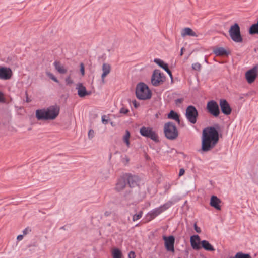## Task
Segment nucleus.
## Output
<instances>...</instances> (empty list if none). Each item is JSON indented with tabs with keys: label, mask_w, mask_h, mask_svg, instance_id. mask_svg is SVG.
Masks as SVG:
<instances>
[{
	"label": "nucleus",
	"mask_w": 258,
	"mask_h": 258,
	"mask_svg": "<svg viewBox=\"0 0 258 258\" xmlns=\"http://www.w3.org/2000/svg\"><path fill=\"white\" fill-rule=\"evenodd\" d=\"M80 71L82 76L84 75L85 74V69L83 63H80Z\"/></svg>",
	"instance_id": "obj_37"
},
{
	"label": "nucleus",
	"mask_w": 258,
	"mask_h": 258,
	"mask_svg": "<svg viewBox=\"0 0 258 258\" xmlns=\"http://www.w3.org/2000/svg\"><path fill=\"white\" fill-rule=\"evenodd\" d=\"M229 33L231 39L234 42H241L242 41V38L240 34V27L237 23H235L230 27Z\"/></svg>",
	"instance_id": "obj_7"
},
{
	"label": "nucleus",
	"mask_w": 258,
	"mask_h": 258,
	"mask_svg": "<svg viewBox=\"0 0 258 258\" xmlns=\"http://www.w3.org/2000/svg\"><path fill=\"white\" fill-rule=\"evenodd\" d=\"M102 74L101 75V81L102 83H105V77L110 73L111 67V66L107 63H104L102 67Z\"/></svg>",
	"instance_id": "obj_17"
},
{
	"label": "nucleus",
	"mask_w": 258,
	"mask_h": 258,
	"mask_svg": "<svg viewBox=\"0 0 258 258\" xmlns=\"http://www.w3.org/2000/svg\"><path fill=\"white\" fill-rule=\"evenodd\" d=\"M113 258H121L122 253L120 250L117 248L114 249L112 251Z\"/></svg>",
	"instance_id": "obj_28"
},
{
	"label": "nucleus",
	"mask_w": 258,
	"mask_h": 258,
	"mask_svg": "<svg viewBox=\"0 0 258 258\" xmlns=\"http://www.w3.org/2000/svg\"><path fill=\"white\" fill-rule=\"evenodd\" d=\"M168 118L176 121L178 124L180 123V119L178 114L173 110H171L168 114Z\"/></svg>",
	"instance_id": "obj_26"
},
{
	"label": "nucleus",
	"mask_w": 258,
	"mask_h": 258,
	"mask_svg": "<svg viewBox=\"0 0 258 258\" xmlns=\"http://www.w3.org/2000/svg\"><path fill=\"white\" fill-rule=\"evenodd\" d=\"M194 229L197 233H200L201 232L200 228L197 225L196 223L194 224Z\"/></svg>",
	"instance_id": "obj_40"
},
{
	"label": "nucleus",
	"mask_w": 258,
	"mask_h": 258,
	"mask_svg": "<svg viewBox=\"0 0 258 258\" xmlns=\"http://www.w3.org/2000/svg\"><path fill=\"white\" fill-rule=\"evenodd\" d=\"M128 110L127 109H126V108H124V107H122L120 109V113H122V114H125L127 113H128Z\"/></svg>",
	"instance_id": "obj_38"
},
{
	"label": "nucleus",
	"mask_w": 258,
	"mask_h": 258,
	"mask_svg": "<svg viewBox=\"0 0 258 258\" xmlns=\"http://www.w3.org/2000/svg\"><path fill=\"white\" fill-rule=\"evenodd\" d=\"M130 133L129 131L126 130L124 135L123 136V141L125 143L127 148L130 147Z\"/></svg>",
	"instance_id": "obj_27"
},
{
	"label": "nucleus",
	"mask_w": 258,
	"mask_h": 258,
	"mask_svg": "<svg viewBox=\"0 0 258 258\" xmlns=\"http://www.w3.org/2000/svg\"><path fill=\"white\" fill-rule=\"evenodd\" d=\"M126 184V180L125 175H123L117 180L116 184L115 189L118 191H120L124 188Z\"/></svg>",
	"instance_id": "obj_16"
},
{
	"label": "nucleus",
	"mask_w": 258,
	"mask_h": 258,
	"mask_svg": "<svg viewBox=\"0 0 258 258\" xmlns=\"http://www.w3.org/2000/svg\"><path fill=\"white\" fill-rule=\"evenodd\" d=\"M220 203L221 200L217 196H212L211 197L210 204L216 209L218 210H221Z\"/></svg>",
	"instance_id": "obj_20"
},
{
	"label": "nucleus",
	"mask_w": 258,
	"mask_h": 258,
	"mask_svg": "<svg viewBox=\"0 0 258 258\" xmlns=\"http://www.w3.org/2000/svg\"><path fill=\"white\" fill-rule=\"evenodd\" d=\"M53 66L55 70L60 74H65L67 72V69L59 61H55L53 62Z\"/></svg>",
	"instance_id": "obj_21"
},
{
	"label": "nucleus",
	"mask_w": 258,
	"mask_h": 258,
	"mask_svg": "<svg viewBox=\"0 0 258 258\" xmlns=\"http://www.w3.org/2000/svg\"><path fill=\"white\" fill-rule=\"evenodd\" d=\"M26 101L28 102L30 101V100H29V99L28 98V97H27Z\"/></svg>",
	"instance_id": "obj_46"
},
{
	"label": "nucleus",
	"mask_w": 258,
	"mask_h": 258,
	"mask_svg": "<svg viewBox=\"0 0 258 258\" xmlns=\"http://www.w3.org/2000/svg\"><path fill=\"white\" fill-rule=\"evenodd\" d=\"M4 96L3 93L0 91V102H4Z\"/></svg>",
	"instance_id": "obj_43"
},
{
	"label": "nucleus",
	"mask_w": 258,
	"mask_h": 258,
	"mask_svg": "<svg viewBox=\"0 0 258 258\" xmlns=\"http://www.w3.org/2000/svg\"><path fill=\"white\" fill-rule=\"evenodd\" d=\"M190 242L193 249L199 250L201 248V241L199 235H194L191 236L190 238Z\"/></svg>",
	"instance_id": "obj_13"
},
{
	"label": "nucleus",
	"mask_w": 258,
	"mask_h": 258,
	"mask_svg": "<svg viewBox=\"0 0 258 258\" xmlns=\"http://www.w3.org/2000/svg\"><path fill=\"white\" fill-rule=\"evenodd\" d=\"M219 105L221 111L223 114L226 115H228L231 114L232 109L229 104L226 100L221 99L219 102Z\"/></svg>",
	"instance_id": "obj_14"
},
{
	"label": "nucleus",
	"mask_w": 258,
	"mask_h": 258,
	"mask_svg": "<svg viewBox=\"0 0 258 258\" xmlns=\"http://www.w3.org/2000/svg\"><path fill=\"white\" fill-rule=\"evenodd\" d=\"M23 236H24L23 235H19L17 236V239L18 241H20L23 239Z\"/></svg>",
	"instance_id": "obj_44"
},
{
	"label": "nucleus",
	"mask_w": 258,
	"mask_h": 258,
	"mask_svg": "<svg viewBox=\"0 0 258 258\" xmlns=\"http://www.w3.org/2000/svg\"><path fill=\"white\" fill-rule=\"evenodd\" d=\"M31 232V229L29 227H27L26 228H25L23 231V236H25L26 235H27V234L30 233Z\"/></svg>",
	"instance_id": "obj_35"
},
{
	"label": "nucleus",
	"mask_w": 258,
	"mask_h": 258,
	"mask_svg": "<svg viewBox=\"0 0 258 258\" xmlns=\"http://www.w3.org/2000/svg\"><path fill=\"white\" fill-rule=\"evenodd\" d=\"M206 108L208 112L214 117H218L220 113L219 105L214 100L208 102Z\"/></svg>",
	"instance_id": "obj_9"
},
{
	"label": "nucleus",
	"mask_w": 258,
	"mask_h": 258,
	"mask_svg": "<svg viewBox=\"0 0 258 258\" xmlns=\"http://www.w3.org/2000/svg\"><path fill=\"white\" fill-rule=\"evenodd\" d=\"M183 48H182L181 49V51H180V55L182 56L183 55Z\"/></svg>",
	"instance_id": "obj_45"
},
{
	"label": "nucleus",
	"mask_w": 258,
	"mask_h": 258,
	"mask_svg": "<svg viewBox=\"0 0 258 258\" xmlns=\"http://www.w3.org/2000/svg\"><path fill=\"white\" fill-rule=\"evenodd\" d=\"M125 177L126 182H127L131 187H134L137 184L135 177L130 175L125 174Z\"/></svg>",
	"instance_id": "obj_24"
},
{
	"label": "nucleus",
	"mask_w": 258,
	"mask_h": 258,
	"mask_svg": "<svg viewBox=\"0 0 258 258\" xmlns=\"http://www.w3.org/2000/svg\"><path fill=\"white\" fill-rule=\"evenodd\" d=\"M250 34H258V23L253 24L249 29Z\"/></svg>",
	"instance_id": "obj_29"
},
{
	"label": "nucleus",
	"mask_w": 258,
	"mask_h": 258,
	"mask_svg": "<svg viewBox=\"0 0 258 258\" xmlns=\"http://www.w3.org/2000/svg\"><path fill=\"white\" fill-rule=\"evenodd\" d=\"M213 53L216 56H223L227 54L226 50L223 47H218L213 50Z\"/></svg>",
	"instance_id": "obj_25"
},
{
	"label": "nucleus",
	"mask_w": 258,
	"mask_h": 258,
	"mask_svg": "<svg viewBox=\"0 0 258 258\" xmlns=\"http://www.w3.org/2000/svg\"><path fill=\"white\" fill-rule=\"evenodd\" d=\"M164 132L165 137L170 140L176 139L178 135V132L175 125L171 122H168L164 124Z\"/></svg>",
	"instance_id": "obj_5"
},
{
	"label": "nucleus",
	"mask_w": 258,
	"mask_h": 258,
	"mask_svg": "<svg viewBox=\"0 0 258 258\" xmlns=\"http://www.w3.org/2000/svg\"><path fill=\"white\" fill-rule=\"evenodd\" d=\"M65 81L66 84L68 85L72 84L73 83V81L70 76L67 77L65 79Z\"/></svg>",
	"instance_id": "obj_36"
},
{
	"label": "nucleus",
	"mask_w": 258,
	"mask_h": 258,
	"mask_svg": "<svg viewBox=\"0 0 258 258\" xmlns=\"http://www.w3.org/2000/svg\"><path fill=\"white\" fill-rule=\"evenodd\" d=\"M140 133L142 136L150 138L156 142L159 141L158 135L151 127L143 126L140 129Z\"/></svg>",
	"instance_id": "obj_6"
},
{
	"label": "nucleus",
	"mask_w": 258,
	"mask_h": 258,
	"mask_svg": "<svg viewBox=\"0 0 258 258\" xmlns=\"http://www.w3.org/2000/svg\"><path fill=\"white\" fill-rule=\"evenodd\" d=\"M181 36L182 37H185L186 36L197 37L198 36V35L191 28L186 27L182 30Z\"/></svg>",
	"instance_id": "obj_22"
},
{
	"label": "nucleus",
	"mask_w": 258,
	"mask_h": 258,
	"mask_svg": "<svg viewBox=\"0 0 258 258\" xmlns=\"http://www.w3.org/2000/svg\"><path fill=\"white\" fill-rule=\"evenodd\" d=\"M192 69L194 70L200 71L201 69V65L198 63H194L192 64Z\"/></svg>",
	"instance_id": "obj_33"
},
{
	"label": "nucleus",
	"mask_w": 258,
	"mask_h": 258,
	"mask_svg": "<svg viewBox=\"0 0 258 258\" xmlns=\"http://www.w3.org/2000/svg\"><path fill=\"white\" fill-rule=\"evenodd\" d=\"M129 258H135V254L133 251H130L128 253Z\"/></svg>",
	"instance_id": "obj_41"
},
{
	"label": "nucleus",
	"mask_w": 258,
	"mask_h": 258,
	"mask_svg": "<svg viewBox=\"0 0 258 258\" xmlns=\"http://www.w3.org/2000/svg\"><path fill=\"white\" fill-rule=\"evenodd\" d=\"M198 112L194 106L190 105L186 109L185 116L187 120L191 124H195L197 122Z\"/></svg>",
	"instance_id": "obj_8"
},
{
	"label": "nucleus",
	"mask_w": 258,
	"mask_h": 258,
	"mask_svg": "<svg viewBox=\"0 0 258 258\" xmlns=\"http://www.w3.org/2000/svg\"><path fill=\"white\" fill-rule=\"evenodd\" d=\"M136 95L139 99L147 100L151 98L152 93L146 84L140 83L137 85Z\"/></svg>",
	"instance_id": "obj_3"
},
{
	"label": "nucleus",
	"mask_w": 258,
	"mask_h": 258,
	"mask_svg": "<svg viewBox=\"0 0 258 258\" xmlns=\"http://www.w3.org/2000/svg\"><path fill=\"white\" fill-rule=\"evenodd\" d=\"M60 108L57 105L50 106L46 108L36 111V116L39 120H52L59 115Z\"/></svg>",
	"instance_id": "obj_2"
},
{
	"label": "nucleus",
	"mask_w": 258,
	"mask_h": 258,
	"mask_svg": "<svg viewBox=\"0 0 258 258\" xmlns=\"http://www.w3.org/2000/svg\"><path fill=\"white\" fill-rule=\"evenodd\" d=\"M134 105H135V107H137V104H136V103H135V104H134Z\"/></svg>",
	"instance_id": "obj_47"
},
{
	"label": "nucleus",
	"mask_w": 258,
	"mask_h": 258,
	"mask_svg": "<svg viewBox=\"0 0 258 258\" xmlns=\"http://www.w3.org/2000/svg\"><path fill=\"white\" fill-rule=\"evenodd\" d=\"M76 89L78 91V94L80 97H83L90 94L86 91L85 87L83 86L82 83L77 84L76 85Z\"/></svg>",
	"instance_id": "obj_18"
},
{
	"label": "nucleus",
	"mask_w": 258,
	"mask_h": 258,
	"mask_svg": "<svg viewBox=\"0 0 258 258\" xmlns=\"http://www.w3.org/2000/svg\"><path fill=\"white\" fill-rule=\"evenodd\" d=\"M88 136L89 139H92L94 137V131L93 130L90 129L89 130Z\"/></svg>",
	"instance_id": "obj_34"
},
{
	"label": "nucleus",
	"mask_w": 258,
	"mask_h": 258,
	"mask_svg": "<svg viewBox=\"0 0 258 258\" xmlns=\"http://www.w3.org/2000/svg\"><path fill=\"white\" fill-rule=\"evenodd\" d=\"M257 76V67H254L247 71L245 74V79L249 84L253 83Z\"/></svg>",
	"instance_id": "obj_11"
},
{
	"label": "nucleus",
	"mask_w": 258,
	"mask_h": 258,
	"mask_svg": "<svg viewBox=\"0 0 258 258\" xmlns=\"http://www.w3.org/2000/svg\"><path fill=\"white\" fill-rule=\"evenodd\" d=\"M142 215H143V212L142 211H140L139 212V213L136 214L134 215L133 216V221H137L139 219H140L142 217Z\"/></svg>",
	"instance_id": "obj_32"
},
{
	"label": "nucleus",
	"mask_w": 258,
	"mask_h": 258,
	"mask_svg": "<svg viewBox=\"0 0 258 258\" xmlns=\"http://www.w3.org/2000/svg\"><path fill=\"white\" fill-rule=\"evenodd\" d=\"M12 74V72L10 69L5 67L0 68V79L8 80L11 78Z\"/></svg>",
	"instance_id": "obj_15"
},
{
	"label": "nucleus",
	"mask_w": 258,
	"mask_h": 258,
	"mask_svg": "<svg viewBox=\"0 0 258 258\" xmlns=\"http://www.w3.org/2000/svg\"><path fill=\"white\" fill-rule=\"evenodd\" d=\"M185 173V170L183 168H181L179 170V176H182Z\"/></svg>",
	"instance_id": "obj_42"
},
{
	"label": "nucleus",
	"mask_w": 258,
	"mask_h": 258,
	"mask_svg": "<svg viewBox=\"0 0 258 258\" xmlns=\"http://www.w3.org/2000/svg\"><path fill=\"white\" fill-rule=\"evenodd\" d=\"M154 61L161 68L163 69L169 74L170 77L172 78V76L171 72L169 69L167 63H165L163 60L159 58H155Z\"/></svg>",
	"instance_id": "obj_19"
},
{
	"label": "nucleus",
	"mask_w": 258,
	"mask_h": 258,
	"mask_svg": "<svg viewBox=\"0 0 258 258\" xmlns=\"http://www.w3.org/2000/svg\"><path fill=\"white\" fill-rule=\"evenodd\" d=\"M230 258H251L248 254H244L242 252H237L234 257Z\"/></svg>",
	"instance_id": "obj_30"
},
{
	"label": "nucleus",
	"mask_w": 258,
	"mask_h": 258,
	"mask_svg": "<svg viewBox=\"0 0 258 258\" xmlns=\"http://www.w3.org/2000/svg\"><path fill=\"white\" fill-rule=\"evenodd\" d=\"M46 74L47 76H48L50 79L52 80L53 81H54L56 83H58L59 81L57 78L51 72H46Z\"/></svg>",
	"instance_id": "obj_31"
},
{
	"label": "nucleus",
	"mask_w": 258,
	"mask_h": 258,
	"mask_svg": "<svg viewBox=\"0 0 258 258\" xmlns=\"http://www.w3.org/2000/svg\"><path fill=\"white\" fill-rule=\"evenodd\" d=\"M201 248H203L205 250L208 251H213L215 250L214 247L209 242V241L204 240L201 241Z\"/></svg>",
	"instance_id": "obj_23"
},
{
	"label": "nucleus",
	"mask_w": 258,
	"mask_h": 258,
	"mask_svg": "<svg viewBox=\"0 0 258 258\" xmlns=\"http://www.w3.org/2000/svg\"><path fill=\"white\" fill-rule=\"evenodd\" d=\"M218 140V133L214 127H209L204 129L201 152H207L211 150L217 144Z\"/></svg>",
	"instance_id": "obj_1"
},
{
	"label": "nucleus",
	"mask_w": 258,
	"mask_h": 258,
	"mask_svg": "<svg viewBox=\"0 0 258 258\" xmlns=\"http://www.w3.org/2000/svg\"><path fill=\"white\" fill-rule=\"evenodd\" d=\"M172 205L173 203L171 201H168L159 207L152 210L149 212L146 216L147 221H151L159 215L165 211L166 210L168 209Z\"/></svg>",
	"instance_id": "obj_4"
},
{
	"label": "nucleus",
	"mask_w": 258,
	"mask_h": 258,
	"mask_svg": "<svg viewBox=\"0 0 258 258\" xmlns=\"http://www.w3.org/2000/svg\"><path fill=\"white\" fill-rule=\"evenodd\" d=\"M163 239L165 242V246L166 250L168 251L174 252V244L175 242L174 237L173 236H170L168 237L164 236L163 237Z\"/></svg>",
	"instance_id": "obj_12"
},
{
	"label": "nucleus",
	"mask_w": 258,
	"mask_h": 258,
	"mask_svg": "<svg viewBox=\"0 0 258 258\" xmlns=\"http://www.w3.org/2000/svg\"><path fill=\"white\" fill-rule=\"evenodd\" d=\"M165 78L163 74L159 70H155L152 74L151 83L154 86H159L164 81Z\"/></svg>",
	"instance_id": "obj_10"
},
{
	"label": "nucleus",
	"mask_w": 258,
	"mask_h": 258,
	"mask_svg": "<svg viewBox=\"0 0 258 258\" xmlns=\"http://www.w3.org/2000/svg\"><path fill=\"white\" fill-rule=\"evenodd\" d=\"M106 116L105 115H103L101 118L102 123L105 124L108 123V119H106Z\"/></svg>",
	"instance_id": "obj_39"
}]
</instances>
